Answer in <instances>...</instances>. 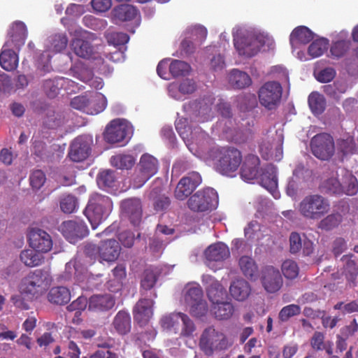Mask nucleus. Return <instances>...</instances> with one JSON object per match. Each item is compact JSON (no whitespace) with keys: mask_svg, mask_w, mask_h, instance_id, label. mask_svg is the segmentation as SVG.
Returning a JSON list of instances; mask_svg holds the SVG:
<instances>
[{"mask_svg":"<svg viewBox=\"0 0 358 358\" xmlns=\"http://www.w3.org/2000/svg\"><path fill=\"white\" fill-rule=\"evenodd\" d=\"M159 270L157 268L149 267L146 268L142 275L141 285L143 289H151L156 284Z\"/></svg>","mask_w":358,"mask_h":358,"instance_id":"49","label":"nucleus"},{"mask_svg":"<svg viewBox=\"0 0 358 358\" xmlns=\"http://www.w3.org/2000/svg\"><path fill=\"white\" fill-rule=\"evenodd\" d=\"M229 83L234 89L243 88L246 84V73L238 69H233L229 76Z\"/></svg>","mask_w":358,"mask_h":358,"instance_id":"56","label":"nucleus"},{"mask_svg":"<svg viewBox=\"0 0 358 358\" xmlns=\"http://www.w3.org/2000/svg\"><path fill=\"white\" fill-rule=\"evenodd\" d=\"M113 208L110 199L105 195L94 194L85 210V215L92 228L95 229L109 215Z\"/></svg>","mask_w":358,"mask_h":358,"instance_id":"8","label":"nucleus"},{"mask_svg":"<svg viewBox=\"0 0 358 358\" xmlns=\"http://www.w3.org/2000/svg\"><path fill=\"white\" fill-rule=\"evenodd\" d=\"M162 190V181L156 180L152 185V189L150 192V196L155 199L154 208L157 211H162L166 210L170 204L169 197L162 195L157 197Z\"/></svg>","mask_w":358,"mask_h":358,"instance_id":"38","label":"nucleus"},{"mask_svg":"<svg viewBox=\"0 0 358 358\" xmlns=\"http://www.w3.org/2000/svg\"><path fill=\"white\" fill-rule=\"evenodd\" d=\"M20 258L21 262L27 266L34 267L41 265L44 261L42 253L34 249H27L21 252Z\"/></svg>","mask_w":358,"mask_h":358,"instance_id":"42","label":"nucleus"},{"mask_svg":"<svg viewBox=\"0 0 358 358\" xmlns=\"http://www.w3.org/2000/svg\"><path fill=\"white\" fill-rule=\"evenodd\" d=\"M68 43L65 34H57L49 36L45 42V50L37 52L35 57L36 65L43 72H49L51 69L50 59L53 55L64 50Z\"/></svg>","mask_w":358,"mask_h":358,"instance_id":"9","label":"nucleus"},{"mask_svg":"<svg viewBox=\"0 0 358 358\" xmlns=\"http://www.w3.org/2000/svg\"><path fill=\"white\" fill-rule=\"evenodd\" d=\"M308 105L313 114H322L326 108V99L317 92H313L308 96Z\"/></svg>","mask_w":358,"mask_h":358,"instance_id":"47","label":"nucleus"},{"mask_svg":"<svg viewBox=\"0 0 358 358\" xmlns=\"http://www.w3.org/2000/svg\"><path fill=\"white\" fill-rule=\"evenodd\" d=\"M342 220L343 217L340 213H331L322 219L317 224V227L321 230L331 231L337 227Z\"/></svg>","mask_w":358,"mask_h":358,"instance_id":"52","label":"nucleus"},{"mask_svg":"<svg viewBox=\"0 0 358 358\" xmlns=\"http://www.w3.org/2000/svg\"><path fill=\"white\" fill-rule=\"evenodd\" d=\"M260 159L254 155H248V182H257L266 189L275 199L279 198L277 169L273 164L260 168Z\"/></svg>","mask_w":358,"mask_h":358,"instance_id":"2","label":"nucleus"},{"mask_svg":"<svg viewBox=\"0 0 358 358\" xmlns=\"http://www.w3.org/2000/svg\"><path fill=\"white\" fill-rule=\"evenodd\" d=\"M86 250L88 255L94 256L100 262H113L120 255V246L116 240L108 238L102 241L97 247L94 245H89Z\"/></svg>","mask_w":358,"mask_h":358,"instance_id":"16","label":"nucleus"},{"mask_svg":"<svg viewBox=\"0 0 358 358\" xmlns=\"http://www.w3.org/2000/svg\"><path fill=\"white\" fill-rule=\"evenodd\" d=\"M60 78L57 77L45 80L43 88L48 96L52 98L59 93L62 90L61 84L58 83Z\"/></svg>","mask_w":358,"mask_h":358,"instance_id":"63","label":"nucleus"},{"mask_svg":"<svg viewBox=\"0 0 358 358\" xmlns=\"http://www.w3.org/2000/svg\"><path fill=\"white\" fill-rule=\"evenodd\" d=\"M92 138L90 136H80L71 143L69 157L71 160L79 162L86 159L91 152Z\"/></svg>","mask_w":358,"mask_h":358,"instance_id":"23","label":"nucleus"},{"mask_svg":"<svg viewBox=\"0 0 358 358\" xmlns=\"http://www.w3.org/2000/svg\"><path fill=\"white\" fill-rule=\"evenodd\" d=\"M154 301L151 299H141L134 308V320L141 326L145 325L153 315Z\"/></svg>","mask_w":358,"mask_h":358,"instance_id":"31","label":"nucleus"},{"mask_svg":"<svg viewBox=\"0 0 358 358\" xmlns=\"http://www.w3.org/2000/svg\"><path fill=\"white\" fill-rule=\"evenodd\" d=\"M183 315L184 313L178 312L163 316L160 320L162 327L164 330L177 333L180 329Z\"/></svg>","mask_w":358,"mask_h":358,"instance_id":"41","label":"nucleus"},{"mask_svg":"<svg viewBox=\"0 0 358 358\" xmlns=\"http://www.w3.org/2000/svg\"><path fill=\"white\" fill-rule=\"evenodd\" d=\"M301 313V307L296 304H289L284 306L280 311L278 318L281 322H287L294 316Z\"/></svg>","mask_w":358,"mask_h":358,"instance_id":"61","label":"nucleus"},{"mask_svg":"<svg viewBox=\"0 0 358 358\" xmlns=\"http://www.w3.org/2000/svg\"><path fill=\"white\" fill-rule=\"evenodd\" d=\"M176 129L189 150L203 160L212 159L215 170L220 173L232 176L239 167L241 155L236 148H213L208 155L206 154L204 149L210 141L208 135L199 127L189 125L187 118H178L176 121Z\"/></svg>","mask_w":358,"mask_h":358,"instance_id":"1","label":"nucleus"},{"mask_svg":"<svg viewBox=\"0 0 358 358\" xmlns=\"http://www.w3.org/2000/svg\"><path fill=\"white\" fill-rule=\"evenodd\" d=\"M282 94V85L277 81L266 82L258 91L259 103L268 110H273L280 105Z\"/></svg>","mask_w":358,"mask_h":358,"instance_id":"17","label":"nucleus"},{"mask_svg":"<svg viewBox=\"0 0 358 358\" xmlns=\"http://www.w3.org/2000/svg\"><path fill=\"white\" fill-rule=\"evenodd\" d=\"M261 282L264 289L272 294L279 291L283 285L279 270L272 266H265L262 269Z\"/></svg>","mask_w":358,"mask_h":358,"instance_id":"25","label":"nucleus"},{"mask_svg":"<svg viewBox=\"0 0 358 358\" xmlns=\"http://www.w3.org/2000/svg\"><path fill=\"white\" fill-rule=\"evenodd\" d=\"M69 34L73 37L71 43V49L77 56L96 61V66L103 62L102 57L97 52L99 48H95L90 44L96 39L94 34L78 27L70 29Z\"/></svg>","mask_w":358,"mask_h":358,"instance_id":"4","label":"nucleus"},{"mask_svg":"<svg viewBox=\"0 0 358 358\" xmlns=\"http://www.w3.org/2000/svg\"><path fill=\"white\" fill-rule=\"evenodd\" d=\"M51 282L49 271L36 269L22 280L20 291L29 299H38L47 291Z\"/></svg>","mask_w":358,"mask_h":358,"instance_id":"5","label":"nucleus"},{"mask_svg":"<svg viewBox=\"0 0 358 358\" xmlns=\"http://www.w3.org/2000/svg\"><path fill=\"white\" fill-rule=\"evenodd\" d=\"M59 278L64 281L74 280L81 284L86 281L87 288H92L98 285V283L94 282L95 280L94 275L88 273L81 259L78 257L66 264L64 271L59 275Z\"/></svg>","mask_w":358,"mask_h":358,"instance_id":"12","label":"nucleus"},{"mask_svg":"<svg viewBox=\"0 0 358 358\" xmlns=\"http://www.w3.org/2000/svg\"><path fill=\"white\" fill-rule=\"evenodd\" d=\"M234 46L236 52L240 56L246 54V28L244 25L236 26L232 31Z\"/></svg>","mask_w":358,"mask_h":358,"instance_id":"37","label":"nucleus"},{"mask_svg":"<svg viewBox=\"0 0 358 358\" xmlns=\"http://www.w3.org/2000/svg\"><path fill=\"white\" fill-rule=\"evenodd\" d=\"M70 299V292L65 287H52L48 294V300L52 303L62 305L67 303Z\"/></svg>","mask_w":358,"mask_h":358,"instance_id":"44","label":"nucleus"},{"mask_svg":"<svg viewBox=\"0 0 358 358\" xmlns=\"http://www.w3.org/2000/svg\"><path fill=\"white\" fill-rule=\"evenodd\" d=\"M201 177L196 172H192L180 179L178 183L174 195L180 201L185 200L201 184Z\"/></svg>","mask_w":358,"mask_h":358,"instance_id":"24","label":"nucleus"},{"mask_svg":"<svg viewBox=\"0 0 358 358\" xmlns=\"http://www.w3.org/2000/svg\"><path fill=\"white\" fill-rule=\"evenodd\" d=\"M191 71L189 64L185 62L170 59L162 60L157 65V72L160 78L169 80L170 76L173 77L187 75Z\"/></svg>","mask_w":358,"mask_h":358,"instance_id":"20","label":"nucleus"},{"mask_svg":"<svg viewBox=\"0 0 358 358\" xmlns=\"http://www.w3.org/2000/svg\"><path fill=\"white\" fill-rule=\"evenodd\" d=\"M113 15L115 20L131 21L136 27L141 22V17L138 10L131 5L122 4L113 10Z\"/></svg>","mask_w":358,"mask_h":358,"instance_id":"33","label":"nucleus"},{"mask_svg":"<svg viewBox=\"0 0 358 358\" xmlns=\"http://www.w3.org/2000/svg\"><path fill=\"white\" fill-rule=\"evenodd\" d=\"M207 34L208 31L205 27L200 24H195L191 25L185 29L184 37L201 45L206 38Z\"/></svg>","mask_w":358,"mask_h":358,"instance_id":"43","label":"nucleus"},{"mask_svg":"<svg viewBox=\"0 0 358 358\" xmlns=\"http://www.w3.org/2000/svg\"><path fill=\"white\" fill-rule=\"evenodd\" d=\"M187 205L193 211L204 212L215 209L218 205L217 193L210 187L199 190L189 199Z\"/></svg>","mask_w":358,"mask_h":358,"instance_id":"15","label":"nucleus"},{"mask_svg":"<svg viewBox=\"0 0 358 358\" xmlns=\"http://www.w3.org/2000/svg\"><path fill=\"white\" fill-rule=\"evenodd\" d=\"M167 90L170 97L177 101H183L196 91V84L194 80L185 78L180 82L170 83Z\"/></svg>","mask_w":358,"mask_h":358,"instance_id":"26","label":"nucleus"},{"mask_svg":"<svg viewBox=\"0 0 358 358\" xmlns=\"http://www.w3.org/2000/svg\"><path fill=\"white\" fill-rule=\"evenodd\" d=\"M59 230L71 243H76L88 234L87 227L82 220L65 221L60 226Z\"/></svg>","mask_w":358,"mask_h":358,"instance_id":"22","label":"nucleus"},{"mask_svg":"<svg viewBox=\"0 0 358 358\" xmlns=\"http://www.w3.org/2000/svg\"><path fill=\"white\" fill-rule=\"evenodd\" d=\"M87 106L93 113H87V115H95L103 112L107 107L108 101L105 95L101 93H94L88 96Z\"/></svg>","mask_w":358,"mask_h":358,"instance_id":"39","label":"nucleus"},{"mask_svg":"<svg viewBox=\"0 0 358 358\" xmlns=\"http://www.w3.org/2000/svg\"><path fill=\"white\" fill-rule=\"evenodd\" d=\"M106 38L108 45H113L115 48L125 45L129 40V37L127 34L115 31L107 32L106 34Z\"/></svg>","mask_w":358,"mask_h":358,"instance_id":"57","label":"nucleus"},{"mask_svg":"<svg viewBox=\"0 0 358 358\" xmlns=\"http://www.w3.org/2000/svg\"><path fill=\"white\" fill-rule=\"evenodd\" d=\"M329 42L327 39L320 38L312 42L308 49V54L312 58L320 57L327 50Z\"/></svg>","mask_w":358,"mask_h":358,"instance_id":"53","label":"nucleus"},{"mask_svg":"<svg viewBox=\"0 0 358 358\" xmlns=\"http://www.w3.org/2000/svg\"><path fill=\"white\" fill-rule=\"evenodd\" d=\"M60 208L65 213H72L78 208V201L72 195L64 196L60 201Z\"/></svg>","mask_w":358,"mask_h":358,"instance_id":"64","label":"nucleus"},{"mask_svg":"<svg viewBox=\"0 0 358 358\" xmlns=\"http://www.w3.org/2000/svg\"><path fill=\"white\" fill-rule=\"evenodd\" d=\"M231 296L239 301H243L246 299V282L243 278L234 280L229 287Z\"/></svg>","mask_w":358,"mask_h":358,"instance_id":"48","label":"nucleus"},{"mask_svg":"<svg viewBox=\"0 0 358 358\" xmlns=\"http://www.w3.org/2000/svg\"><path fill=\"white\" fill-rule=\"evenodd\" d=\"M201 281L212 303V313L218 320L229 319L232 315L234 308L229 302L224 301L227 292L223 286L213 276L208 274L203 275Z\"/></svg>","mask_w":358,"mask_h":358,"instance_id":"3","label":"nucleus"},{"mask_svg":"<svg viewBox=\"0 0 358 358\" xmlns=\"http://www.w3.org/2000/svg\"><path fill=\"white\" fill-rule=\"evenodd\" d=\"M113 327L120 334H126L131 329V317L128 313L119 311L113 320Z\"/></svg>","mask_w":358,"mask_h":358,"instance_id":"45","label":"nucleus"},{"mask_svg":"<svg viewBox=\"0 0 358 358\" xmlns=\"http://www.w3.org/2000/svg\"><path fill=\"white\" fill-rule=\"evenodd\" d=\"M27 240L31 248L42 254L48 252L53 245L50 235L36 227L29 229Z\"/></svg>","mask_w":358,"mask_h":358,"instance_id":"21","label":"nucleus"},{"mask_svg":"<svg viewBox=\"0 0 358 358\" xmlns=\"http://www.w3.org/2000/svg\"><path fill=\"white\" fill-rule=\"evenodd\" d=\"M282 273L287 279H294L299 275V266L297 264L291 259L285 260L281 266Z\"/></svg>","mask_w":358,"mask_h":358,"instance_id":"60","label":"nucleus"},{"mask_svg":"<svg viewBox=\"0 0 358 358\" xmlns=\"http://www.w3.org/2000/svg\"><path fill=\"white\" fill-rule=\"evenodd\" d=\"M27 34V28L23 22H13L9 27L6 48L20 49L24 44Z\"/></svg>","mask_w":358,"mask_h":358,"instance_id":"27","label":"nucleus"},{"mask_svg":"<svg viewBox=\"0 0 358 358\" xmlns=\"http://www.w3.org/2000/svg\"><path fill=\"white\" fill-rule=\"evenodd\" d=\"M180 303L192 315L201 317L208 313V306L199 283L191 282L186 284L181 294Z\"/></svg>","mask_w":358,"mask_h":358,"instance_id":"6","label":"nucleus"},{"mask_svg":"<svg viewBox=\"0 0 358 358\" xmlns=\"http://www.w3.org/2000/svg\"><path fill=\"white\" fill-rule=\"evenodd\" d=\"M13 48H6V44H4L0 54V65L7 71L15 70L18 65V56Z\"/></svg>","mask_w":358,"mask_h":358,"instance_id":"36","label":"nucleus"},{"mask_svg":"<svg viewBox=\"0 0 358 358\" xmlns=\"http://www.w3.org/2000/svg\"><path fill=\"white\" fill-rule=\"evenodd\" d=\"M313 38V33L305 26L296 27L291 33L289 42L292 47L296 48L300 44H307Z\"/></svg>","mask_w":358,"mask_h":358,"instance_id":"35","label":"nucleus"},{"mask_svg":"<svg viewBox=\"0 0 358 358\" xmlns=\"http://www.w3.org/2000/svg\"><path fill=\"white\" fill-rule=\"evenodd\" d=\"M71 71L73 77L87 83L92 88L101 90L104 85L102 78L94 77L92 71L83 62L74 64Z\"/></svg>","mask_w":358,"mask_h":358,"instance_id":"28","label":"nucleus"},{"mask_svg":"<svg viewBox=\"0 0 358 358\" xmlns=\"http://www.w3.org/2000/svg\"><path fill=\"white\" fill-rule=\"evenodd\" d=\"M300 215L306 219L317 220L323 217L330 210L327 199L319 194L306 196L298 207Z\"/></svg>","mask_w":358,"mask_h":358,"instance_id":"10","label":"nucleus"},{"mask_svg":"<svg viewBox=\"0 0 358 358\" xmlns=\"http://www.w3.org/2000/svg\"><path fill=\"white\" fill-rule=\"evenodd\" d=\"M98 186L113 194L117 192H124L126 189L121 188L119 189V182L116 172L112 170H104L101 171L96 178Z\"/></svg>","mask_w":358,"mask_h":358,"instance_id":"32","label":"nucleus"},{"mask_svg":"<svg viewBox=\"0 0 358 358\" xmlns=\"http://www.w3.org/2000/svg\"><path fill=\"white\" fill-rule=\"evenodd\" d=\"M313 155L320 160H329L335 153V143L333 137L327 133L314 136L310 140Z\"/></svg>","mask_w":358,"mask_h":358,"instance_id":"18","label":"nucleus"},{"mask_svg":"<svg viewBox=\"0 0 358 358\" xmlns=\"http://www.w3.org/2000/svg\"><path fill=\"white\" fill-rule=\"evenodd\" d=\"M136 159L131 155L120 154L110 158L113 166L120 169H129L135 164Z\"/></svg>","mask_w":358,"mask_h":358,"instance_id":"51","label":"nucleus"},{"mask_svg":"<svg viewBox=\"0 0 358 358\" xmlns=\"http://www.w3.org/2000/svg\"><path fill=\"white\" fill-rule=\"evenodd\" d=\"M230 345L226 336L213 327L206 328L199 340L200 349L207 356H211L215 352L224 350Z\"/></svg>","mask_w":358,"mask_h":358,"instance_id":"11","label":"nucleus"},{"mask_svg":"<svg viewBox=\"0 0 358 358\" xmlns=\"http://www.w3.org/2000/svg\"><path fill=\"white\" fill-rule=\"evenodd\" d=\"M246 242L243 238H235L231 242V252L234 255L241 256L238 263L243 273L246 271V259L244 255Z\"/></svg>","mask_w":358,"mask_h":358,"instance_id":"46","label":"nucleus"},{"mask_svg":"<svg viewBox=\"0 0 358 358\" xmlns=\"http://www.w3.org/2000/svg\"><path fill=\"white\" fill-rule=\"evenodd\" d=\"M214 98L208 96L192 104H185L184 111L187 113L192 119L198 122H206L210 120L215 115V112L220 111L221 114L227 116L229 114V108L227 103H220L217 106H213Z\"/></svg>","mask_w":358,"mask_h":358,"instance_id":"7","label":"nucleus"},{"mask_svg":"<svg viewBox=\"0 0 358 358\" xmlns=\"http://www.w3.org/2000/svg\"><path fill=\"white\" fill-rule=\"evenodd\" d=\"M230 255L229 247L222 242L209 245L204 251L205 264L216 271L222 268V263Z\"/></svg>","mask_w":358,"mask_h":358,"instance_id":"19","label":"nucleus"},{"mask_svg":"<svg viewBox=\"0 0 358 358\" xmlns=\"http://www.w3.org/2000/svg\"><path fill=\"white\" fill-rule=\"evenodd\" d=\"M351 41L349 40H339L334 42L330 48V53L335 58H340L350 50Z\"/></svg>","mask_w":358,"mask_h":358,"instance_id":"55","label":"nucleus"},{"mask_svg":"<svg viewBox=\"0 0 358 358\" xmlns=\"http://www.w3.org/2000/svg\"><path fill=\"white\" fill-rule=\"evenodd\" d=\"M267 35L259 31H248V57L257 55L265 45Z\"/></svg>","mask_w":358,"mask_h":358,"instance_id":"34","label":"nucleus"},{"mask_svg":"<svg viewBox=\"0 0 358 358\" xmlns=\"http://www.w3.org/2000/svg\"><path fill=\"white\" fill-rule=\"evenodd\" d=\"M341 185L342 187V195H355L358 192V180L357 178L348 171H345L343 175Z\"/></svg>","mask_w":358,"mask_h":358,"instance_id":"40","label":"nucleus"},{"mask_svg":"<svg viewBox=\"0 0 358 358\" xmlns=\"http://www.w3.org/2000/svg\"><path fill=\"white\" fill-rule=\"evenodd\" d=\"M301 171L294 170L292 176L289 179L286 192L289 196H296L298 190L303 182V178L300 177Z\"/></svg>","mask_w":358,"mask_h":358,"instance_id":"54","label":"nucleus"},{"mask_svg":"<svg viewBox=\"0 0 358 358\" xmlns=\"http://www.w3.org/2000/svg\"><path fill=\"white\" fill-rule=\"evenodd\" d=\"M121 211L133 225H138L142 217V206L138 199L131 198L124 200L121 203Z\"/></svg>","mask_w":358,"mask_h":358,"instance_id":"29","label":"nucleus"},{"mask_svg":"<svg viewBox=\"0 0 358 358\" xmlns=\"http://www.w3.org/2000/svg\"><path fill=\"white\" fill-rule=\"evenodd\" d=\"M158 160L152 155L143 154L139 160L136 170L134 174L130 187L138 189L141 187L158 171Z\"/></svg>","mask_w":358,"mask_h":358,"instance_id":"13","label":"nucleus"},{"mask_svg":"<svg viewBox=\"0 0 358 358\" xmlns=\"http://www.w3.org/2000/svg\"><path fill=\"white\" fill-rule=\"evenodd\" d=\"M322 190L329 194L342 195L341 181L336 178H330L324 180L322 185Z\"/></svg>","mask_w":358,"mask_h":358,"instance_id":"58","label":"nucleus"},{"mask_svg":"<svg viewBox=\"0 0 358 358\" xmlns=\"http://www.w3.org/2000/svg\"><path fill=\"white\" fill-rule=\"evenodd\" d=\"M113 274L114 276V278L117 279V282L115 284V287H113V283L110 282L108 285V289L111 292H117L122 289V280L125 278L126 276V269L125 267L123 265H117L113 270Z\"/></svg>","mask_w":358,"mask_h":358,"instance_id":"59","label":"nucleus"},{"mask_svg":"<svg viewBox=\"0 0 358 358\" xmlns=\"http://www.w3.org/2000/svg\"><path fill=\"white\" fill-rule=\"evenodd\" d=\"M88 95H80L73 98L71 101V106L78 110H80L84 113H93L94 110H90L88 108Z\"/></svg>","mask_w":358,"mask_h":358,"instance_id":"62","label":"nucleus"},{"mask_svg":"<svg viewBox=\"0 0 358 358\" xmlns=\"http://www.w3.org/2000/svg\"><path fill=\"white\" fill-rule=\"evenodd\" d=\"M352 255H344L341 258L343 262V268L348 281L354 282L358 275V267L355 260L352 259Z\"/></svg>","mask_w":358,"mask_h":358,"instance_id":"50","label":"nucleus"},{"mask_svg":"<svg viewBox=\"0 0 358 358\" xmlns=\"http://www.w3.org/2000/svg\"><path fill=\"white\" fill-rule=\"evenodd\" d=\"M115 304V297L111 294L92 295L88 300L89 310L102 313L112 309Z\"/></svg>","mask_w":358,"mask_h":358,"instance_id":"30","label":"nucleus"},{"mask_svg":"<svg viewBox=\"0 0 358 358\" xmlns=\"http://www.w3.org/2000/svg\"><path fill=\"white\" fill-rule=\"evenodd\" d=\"M134 129L129 122L124 119H115L106 126L104 139L109 143L127 142L133 134Z\"/></svg>","mask_w":358,"mask_h":358,"instance_id":"14","label":"nucleus"}]
</instances>
